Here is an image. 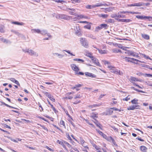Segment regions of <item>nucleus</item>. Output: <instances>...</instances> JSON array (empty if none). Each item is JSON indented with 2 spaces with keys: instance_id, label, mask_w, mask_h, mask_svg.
Returning <instances> with one entry per match:
<instances>
[{
  "instance_id": "10",
  "label": "nucleus",
  "mask_w": 152,
  "mask_h": 152,
  "mask_svg": "<svg viewBox=\"0 0 152 152\" xmlns=\"http://www.w3.org/2000/svg\"><path fill=\"white\" fill-rule=\"evenodd\" d=\"M41 32H40V34H41L42 35H45L46 34H47V36H48L49 37H51V36L50 34L49 33H48V31L46 30H43L42 31L40 30Z\"/></svg>"
},
{
  "instance_id": "55",
  "label": "nucleus",
  "mask_w": 152,
  "mask_h": 152,
  "mask_svg": "<svg viewBox=\"0 0 152 152\" xmlns=\"http://www.w3.org/2000/svg\"><path fill=\"white\" fill-rule=\"evenodd\" d=\"M64 143L67 146L69 147V148H71V145L69 144V143H68V142H66V141H65L64 142Z\"/></svg>"
},
{
  "instance_id": "6",
  "label": "nucleus",
  "mask_w": 152,
  "mask_h": 152,
  "mask_svg": "<svg viewBox=\"0 0 152 152\" xmlns=\"http://www.w3.org/2000/svg\"><path fill=\"white\" fill-rule=\"evenodd\" d=\"M70 66L72 69L77 72L79 70V69L78 67L76 65L74 64H71Z\"/></svg>"
},
{
  "instance_id": "44",
  "label": "nucleus",
  "mask_w": 152,
  "mask_h": 152,
  "mask_svg": "<svg viewBox=\"0 0 152 152\" xmlns=\"http://www.w3.org/2000/svg\"><path fill=\"white\" fill-rule=\"evenodd\" d=\"M135 109V108L134 107L133 105L130 106L127 108L128 110H133Z\"/></svg>"
},
{
  "instance_id": "3",
  "label": "nucleus",
  "mask_w": 152,
  "mask_h": 152,
  "mask_svg": "<svg viewBox=\"0 0 152 152\" xmlns=\"http://www.w3.org/2000/svg\"><path fill=\"white\" fill-rule=\"evenodd\" d=\"M125 50L126 51L125 53L128 54L129 56H132L135 57H138L139 56L138 54L137 55L135 54V53L133 51L128 50Z\"/></svg>"
},
{
  "instance_id": "30",
  "label": "nucleus",
  "mask_w": 152,
  "mask_h": 152,
  "mask_svg": "<svg viewBox=\"0 0 152 152\" xmlns=\"http://www.w3.org/2000/svg\"><path fill=\"white\" fill-rule=\"evenodd\" d=\"M117 74H119L120 75H123L122 72L120 71V70H118L116 69V70L115 71V73Z\"/></svg>"
},
{
  "instance_id": "58",
  "label": "nucleus",
  "mask_w": 152,
  "mask_h": 152,
  "mask_svg": "<svg viewBox=\"0 0 152 152\" xmlns=\"http://www.w3.org/2000/svg\"><path fill=\"white\" fill-rule=\"evenodd\" d=\"M2 125L3 126H4V127H5L6 128H9L10 129H11V128L10 126H9L5 124H2Z\"/></svg>"
},
{
  "instance_id": "34",
  "label": "nucleus",
  "mask_w": 152,
  "mask_h": 152,
  "mask_svg": "<svg viewBox=\"0 0 152 152\" xmlns=\"http://www.w3.org/2000/svg\"><path fill=\"white\" fill-rule=\"evenodd\" d=\"M108 67L111 69V72L115 73V71L116 70V69L114 67H112L111 66H108Z\"/></svg>"
},
{
  "instance_id": "60",
  "label": "nucleus",
  "mask_w": 152,
  "mask_h": 152,
  "mask_svg": "<svg viewBox=\"0 0 152 152\" xmlns=\"http://www.w3.org/2000/svg\"><path fill=\"white\" fill-rule=\"evenodd\" d=\"M75 33L77 35H78L79 36H80L81 35V32L78 30L76 31Z\"/></svg>"
},
{
  "instance_id": "4",
  "label": "nucleus",
  "mask_w": 152,
  "mask_h": 152,
  "mask_svg": "<svg viewBox=\"0 0 152 152\" xmlns=\"http://www.w3.org/2000/svg\"><path fill=\"white\" fill-rule=\"evenodd\" d=\"M58 19H63L65 20H68L69 16L65 14H58Z\"/></svg>"
},
{
  "instance_id": "37",
  "label": "nucleus",
  "mask_w": 152,
  "mask_h": 152,
  "mask_svg": "<svg viewBox=\"0 0 152 152\" xmlns=\"http://www.w3.org/2000/svg\"><path fill=\"white\" fill-rule=\"evenodd\" d=\"M0 40L2 41L3 42L7 43L8 42V40H7L6 39H4L3 37H0Z\"/></svg>"
},
{
  "instance_id": "39",
  "label": "nucleus",
  "mask_w": 152,
  "mask_h": 152,
  "mask_svg": "<svg viewBox=\"0 0 152 152\" xmlns=\"http://www.w3.org/2000/svg\"><path fill=\"white\" fill-rule=\"evenodd\" d=\"M142 56H143L146 59H149L151 60H152V59L148 56L145 55L144 54H142Z\"/></svg>"
},
{
  "instance_id": "20",
  "label": "nucleus",
  "mask_w": 152,
  "mask_h": 152,
  "mask_svg": "<svg viewBox=\"0 0 152 152\" xmlns=\"http://www.w3.org/2000/svg\"><path fill=\"white\" fill-rule=\"evenodd\" d=\"M118 14H113L111 15V17L112 18H114L115 20H117L118 18Z\"/></svg>"
},
{
  "instance_id": "50",
  "label": "nucleus",
  "mask_w": 152,
  "mask_h": 152,
  "mask_svg": "<svg viewBox=\"0 0 152 152\" xmlns=\"http://www.w3.org/2000/svg\"><path fill=\"white\" fill-rule=\"evenodd\" d=\"M134 107L135 108V109H140V105H133Z\"/></svg>"
},
{
  "instance_id": "31",
  "label": "nucleus",
  "mask_w": 152,
  "mask_h": 152,
  "mask_svg": "<svg viewBox=\"0 0 152 152\" xmlns=\"http://www.w3.org/2000/svg\"><path fill=\"white\" fill-rule=\"evenodd\" d=\"M108 16V15L104 14H101L99 15V17H102L104 19L107 18Z\"/></svg>"
},
{
  "instance_id": "61",
  "label": "nucleus",
  "mask_w": 152,
  "mask_h": 152,
  "mask_svg": "<svg viewBox=\"0 0 152 152\" xmlns=\"http://www.w3.org/2000/svg\"><path fill=\"white\" fill-rule=\"evenodd\" d=\"M86 8L87 9H92V5H88L86 6Z\"/></svg>"
},
{
  "instance_id": "21",
  "label": "nucleus",
  "mask_w": 152,
  "mask_h": 152,
  "mask_svg": "<svg viewBox=\"0 0 152 152\" xmlns=\"http://www.w3.org/2000/svg\"><path fill=\"white\" fill-rule=\"evenodd\" d=\"M93 122L97 127H99L100 129H102V128L100 126H101V124L96 120H95V121H93Z\"/></svg>"
},
{
  "instance_id": "43",
  "label": "nucleus",
  "mask_w": 152,
  "mask_h": 152,
  "mask_svg": "<svg viewBox=\"0 0 152 152\" xmlns=\"http://www.w3.org/2000/svg\"><path fill=\"white\" fill-rule=\"evenodd\" d=\"M11 31L18 36H19L20 34L18 31L15 30H12Z\"/></svg>"
},
{
  "instance_id": "48",
  "label": "nucleus",
  "mask_w": 152,
  "mask_h": 152,
  "mask_svg": "<svg viewBox=\"0 0 152 152\" xmlns=\"http://www.w3.org/2000/svg\"><path fill=\"white\" fill-rule=\"evenodd\" d=\"M58 14L54 13L52 14V15L53 17H56L57 19H58Z\"/></svg>"
},
{
  "instance_id": "19",
  "label": "nucleus",
  "mask_w": 152,
  "mask_h": 152,
  "mask_svg": "<svg viewBox=\"0 0 152 152\" xmlns=\"http://www.w3.org/2000/svg\"><path fill=\"white\" fill-rule=\"evenodd\" d=\"M80 142L82 144V145L84 148L89 149V147L87 145H84V143L85 142V141L82 139H81L80 140Z\"/></svg>"
},
{
  "instance_id": "41",
  "label": "nucleus",
  "mask_w": 152,
  "mask_h": 152,
  "mask_svg": "<svg viewBox=\"0 0 152 152\" xmlns=\"http://www.w3.org/2000/svg\"><path fill=\"white\" fill-rule=\"evenodd\" d=\"M92 146L93 147H94L95 149L97 150V151H99L100 148L98 147L96 144H92Z\"/></svg>"
},
{
  "instance_id": "38",
  "label": "nucleus",
  "mask_w": 152,
  "mask_h": 152,
  "mask_svg": "<svg viewBox=\"0 0 152 152\" xmlns=\"http://www.w3.org/2000/svg\"><path fill=\"white\" fill-rule=\"evenodd\" d=\"M110 140L112 141V142L113 144L114 145H117L116 144V142L115 140L111 137H110Z\"/></svg>"
},
{
  "instance_id": "40",
  "label": "nucleus",
  "mask_w": 152,
  "mask_h": 152,
  "mask_svg": "<svg viewBox=\"0 0 152 152\" xmlns=\"http://www.w3.org/2000/svg\"><path fill=\"white\" fill-rule=\"evenodd\" d=\"M138 101V100L136 99H134L131 101V102L133 104H137L138 103L137 102Z\"/></svg>"
},
{
  "instance_id": "33",
  "label": "nucleus",
  "mask_w": 152,
  "mask_h": 152,
  "mask_svg": "<svg viewBox=\"0 0 152 152\" xmlns=\"http://www.w3.org/2000/svg\"><path fill=\"white\" fill-rule=\"evenodd\" d=\"M73 4H75L76 3H80L81 1V0H71Z\"/></svg>"
},
{
  "instance_id": "18",
  "label": "nucleus",
  "mask_w": 152,
  "mask_h": 152,
  "mask_svg": "<svg viewBox=\"0 0 152 152\" xmlns=\"http://www.w3.org/2000/svg\"><path fill=\"white\" fill-rule=\"evenodd\" d=\"M31 32L32 33H37L40 34L41 32L40 30L39 29H31Z\"/></svg>"
},
{
  "instance_id": "17",
  "label": "nucleus",
  "mask_w": 152,
  "mask_h": 152,
  "mask_svg": "<svg viewBox=\"0 0 152 152\" xmlns=\"http://www.w3.org/2000/svg\"><path fill=\"white\" fill-rule=\"evenodd\" d=\"M92 54L91 53L87 51L86 52V54H85V55L86 56L89 57L91 59L92 58H93V57H94L92 56Z\"/></svg>"
},
{
  "instance_id": "57",
  "label": "nucleus",
  "mask_w": 152,
  "mask_h": 152,
  "mask_svg": "<svg viewBox=\"0 0 152 152\" xmlns=\"http://www.w3.org/2000/svg\"><path fill=\"white\" fill-rule=\"evenodd\" d=\"M66 136L67 138H68V140L70 141V142L72 141V138H71L70 136H69V134L68 133H67L66 134Z\"/></svg>"
},
{
  "instance_id": "9",
  "label": "nucleus",
  "mask_w": 152,
  "mask_h": 152,
  "mask_svg": "<svg viewBox=\"0 0 152 152\" xmlns=\"http://www.w3.org/2000/svg\"><path fill=\"white\" fill-rule=\"evenodd\" d=\"M91 60L93 61L94 63L95 64V65L98 66H100L99 62H98V59L96 58L93 57V58L91 59Z\"/></svg>"
},
{
  "instance_id": "2",
  "label": "nucleus",
  "mask_w": 152,
  "mask_h": 152,
  "mask_svg": "<svg viewBox=\"0 0 152 152\" xmlns=\"http://www.w3.org/2000/svg\"><path fill=\"white\" fill-rule=\"evenodd\" d=\"M80 41L82 46L86 48H88V42L85 38H80Z\"/></svg>"
},
{
  "instance_id": "63",
  "label": "nucleus",
  "mask_w": 152,
  "mask_h": 152,
  "mask_svg": "<svg viewBox=\"0 0 152 152\" xmlns=\"http://www.w3.org/2000/svg\"><path fill=\"white\" fill-rule=\"evenodd\" d=\"M127 12H128L126 11H120L118 12V14H126Z\"/></svg>"
},
{
  "instance_id": "15",
  "label": "nucleus",
  "mask_w": 152,
  "mask_h": 152,
  "mask_svg": "<svg viewBox=\"0 0 152 152\" xmlns=\"http://www.w3.org/2000/svg\"><path fill=\"white\" fill-rule=\"evenodd\" d=\"M98 114L97 113H93L91 115L90 117H91L92 118L94 119V120H96V119H95V118H98V116H97Z\"/></svg>"
},
{
  "instance_id": "27",
  "label": "nucleus",
  "mask_w": 152,
  "mask_h": 152,
  "mask_svg": "<svg viewBox=\"0 0 152 152\" xmlns=\"http://www.w3.org/2000/svg\"><path fill=\"white\" fill-rule=\"evenodd\" d=\"M97 131L98 132V133L100 134V135H102L103 137L105 138V137H106L105 134H104L101 131H100L99 130H97Z\"/></svg>"
},
{
  "instance_id": "35",
  "label": "nucleus",
  "mask_w": 152,
  "mask_h": 152,
  "mask_svg": "<svg viewBox=\"0 0 152 152\" xmlns=\"http://www.w3.org/2000/svg\"><path fill=\"white\" fill-rule=\"evenodd\" d=\"M113 10V8L112 7H110L109 8H106L105 9V12H110L112 11Z\"/></svg>"
},
{
  "instance_id": "11",
  "label": "nucleus",
  "mask_w": 152,
  "mask_h": 152,
  "mask_svg": "<svg viewBox=\"0 0 152 152\" xmlns=\"http://www.w3.org/2000/svg\"><path fill=\"white\" fill-rule=\"evenodd\" d=\"M113 109L112 108H108L106 110V113H105V115H111L113 112V111L112 110Z\"/></svg>"
},
{
  "instance_id": "42",
  "label": "nucleus",
  "mask_w": 152,
  "mask_h": 152,
  "mask_svg": "<svg viewBox=\"0 0 152 152\" xmlns=\"http://www.w3.org/2000/svg\"><path fill=\"white\" fill-rule=\"evenodd\" d=\"M7 137L11 141H12L13 142H15L17 143V142H18V141H17V140H16V139L15 140V139L12 138V137H9V136H7Z\"/></svg>"
},
{
  "instance_id": "45",
  "label": "nucleus",
  "mask_w": 152,
  "mask_h": 152,
  "mask_svg": "<svg viewBox=\"0 0 152 152\" xmlns=\"http://www.w3.org/2000/svg\"><path fill=\"white\" fill-rule=\"evenodd\" d=\"M132 20L129 19H124L123 22L128 23L131 22Z\"/></svg>"
},
{
  "instance_id": "1",
  "label": "nucleus",
  "mask_w": 152,
  "mask_h": 152,
  "mask_svg": "<svg viewBox=\"0 0 152 152\" xmlns=\"http://www.w3.org/2000/svg\"><path fill=\"white\" fill-rule=\"evenodd\" d=\"M22 50L23 52L25 53H28L29 55L30 56H35L36 57H37L38 56V53L32 50L26 49V50L23 49Z\"/></svg>"
},
{
  "instance_id": "59",
  "label": "nucleus",
  "mask_w": 152,
  "mask_h": 152,
  "mask_svg": "<svg viewBox=\"0 0 152 152\" xmlns=\"http://www.w3.org/2000/svg\"><path fill=\"white\" fill-rule=\"evenodd\" d=\"M130 99V97H129V96H127L126 98H124L123 99V100L124 101H128Z\"/></svg>"
},
{
  "instance_id": "29",
  "label": "nucleus",
  "mask_w": 152,
  "mask_h": 152,
  "mask_svg": "<svg viewBox=\"0 0 152 152\" xmlns=\"http://www.w3.org/2000/svg\"><path fill=\"white\" fill-rule=\"evenodd\" d=\"M82 85L80 84H77L75 85V89L77 91L80 90L79 88L81 87Z\"/></svg>"
},
{
  "instance_id": "62",
  "label": "nucleus",
  "mask_w": 152,
  "mask_h": 152,
  "mask_svg": "<svg viewBox=\"0 0 152 152\" xmlns=\"http://www.w3.org/2000/svg\"><path fill=\"white\" fill-rule=\"evenodd\" d=\"M84 120L88 124L90 125L91 126H93V125L92 124H91L89 122L88 120L85 119H84Z\"/></svg>"
},
{
  "instance_id": "46",
  "label": "nucleus",
  "mask_w": 152,
  "mask_h": 152,
  "mask_svg": "<svg viewBox=\"0 0 152 152\" xmlns=\"http://www.w3.org/2000/svg\"><path fill=\"white\" fill-rule=\"evenodd\" d=\"M48 98L53 102H54L55 101V99L53 98V96L51 95H50Z\"/></svg>"
},
{
  "instance_id": "5",
  "label": "nucleus",
  "mask_w": 152,
  "mask_h": 152,
  "mask_svg": "<svg viewBox=\"0 0 152 152\" xmlns=\"http://www.w3.org/2000/svg\"><path fill=\"white\" fill-rule=\"evenodd\" d=\"M136 17L138 19L144 20L146 19H152V16H141L140 15H137L136 16Z\"/></svg>"
},
{
  "instance_id": "23",
  "label": "nucleus",
  "mask_w": 152,
  "mask_h": 152,
  "mask_svg": "<svg viewBox=\"0 0 152 152\" xmlns=\"http://www.w3.org/2000/svg\"><path fill=\"white\" fill-rule=\"evenodd\" d=\"M144 3L143 2H139L138 3H134V6H143Z\"/></svg>"
},
{
  "instance_id": "16",
  "label": "nucleus",
  "mask_w": 152,
  "mask_h": 152,
  "mask_svg": "<svg viewBox=\"0 0 152 152\" xmlns=\"http://www.w3.org/2000/svg\"><path fill=\"white\" fill-rule=\"evenodd\" d=\"M12 23L15 25L20 26H23L25 24V23L23 22H19L17 21H13Z\"/></svg>"
},
{
  "instance_id": "12",
  "label": "nucleus",
  "mask_w": 152,
  "mask_h": 152,
  "mask_svg": "<svg viewBox=\"0 0 152 152\" xmlns=\"http://www.w3.org/2000/svg\"><path fill=\"white\" fill-rule=\"evenodd\" d=\"M130 81L132 83L133 81H139L141 82V80L137 78L133 77H131L130 78Z\"/></svg>"
},
{
  "instance_id": "24",
  "label": "nucleus",
  "mask_w": 152,
  "mask_h": 152,
  "mask_svg": "<svg viewBox=\"0 0 152 152\" xmlns=\"http://www.w3.org/2000/svg\"><path fill=\"white\" fill-rule=\"evenodd\" d=\"M102 29L104 28V29H107L108 28V26L106 24H101Z\"/></svg>"
},
{
  "instance_id": "22",
  "label": "nucleus",
  "mask_w": 152,
  "mask_h": 152,
  "mask_svg": "<svg viewBox=\"0 0 152 152\" xmlns=\"http://www.w3.org/2000/svg\"><path fill=\"white\" fill-rule=\"evenodd\" d=\"M140 149L143 152H146L147 148L144 146H141L140 147Z\"/></svg>"
},
{
  "instance_id": "7",
  "label": "nucleus",
  "mask_w": 152,
  "mask_h": 152,
  "mask_svg": "<svg viewBox=\"0 0 152 152\" xmlns=\"http://www.w3.org/2000/svg\"><path fill=\"white\" fill-rule=\"evenodd\" d=\"M75 10L74 9L67 8V11H68L70 15H76V14L75 13L74 14V13L75 11Z\"/></svg>"
},
{
  "instance_id": "36",
  "label": "nucleus",
  "mask_w": 152,
  "mask_h": 152,
  "mask_svg": "<svg viewBox=\"0 0 152 152\" xmlns=\"http://www.w3.org/2000/svg\"><path fill=\"white\" fill-rule=\"evenodd\" d=\"M53 55H56L59 58H61L63 57L64 56L58 53H53Z\"/></svg>"
},
{
  "instance_id": "54",
  "label": "nucleus",
  "mask_w": 152,
  "mask_h": 152,
  "mask_svg": "<svg viewBox=\"0 0 152 152\" xmlns=\"http://www.w3.org/2000/svg\"><path fill=\"white\" fill-rule=\"evenodd\" d=\"M84 28H86L90 29H91V26L89 25H87L84 26Z\"/></svg>"
},
{
  "instance_id": "49",
  "label": "nucleus",
  "mask_w": 152,
  "mask_h": 152,
  "mask_svg": "<svg viewBox=\"0 0 152 152\" xmlns=\"http://www.w3.org/2000/svg\"><path fill=\"white\" fill-rule=\"evenodd\" d=\"M101 105V103H99L98 104H93V107H99Z\"/></svg>"
},
{
  "instance_id": "51",
  "label": "nucleus",
  "mask_w": 152,
  "mask_h": 152,
  "mask_svg": "<svg viewBox=\"0 0 152 152\" xmlns=\"http://www.w3.org/2000/svg\"><path fill=\"white\" fill-rule=\"evenodd\" d=\"M146 85L148 86H150L152 84V82L150 81H147L145 82Z\"/></svg>"
},
{
  "instance_id": "14",
  "label": "nucleus",
  "mask_w": 152,
  "mask_h": 152,
  "mask_svg": "<svg viewBox=\"0 0 152 152\" xmlns=\"http://www.w3.org/2000/svg\"><path fill=\"white\" fill-rule=\"evenodd\" d=\"M85 74L86 76L91 77H96L95 75L88 72H86Z\"/></svg>"
},
{
  "instance_id": "28",
  "label": "nucleus",
  "mask_w": 152,
  "mask_h": 152,
  "mask_svg": "<svg viewBox=\"0 0 152 152\" xmlns=\"http://www.w3.org/2000/svg\"><path fill=\"white\" fill-rule=\"evenodd\" d=\"M141 35L142 37L145 39H149V36L148 35L142 34Z\"/></svg>"
},
{
  "instance_id": "26",
  "label": "nucleus",
  "mask_w": 152,
  "mask_h": 152,
  "mask_svg": "<svg viewBox=\"0 0 152 152\" xmlns=\"http://www.w3.org/2000/svg\"><path fill=\"white\" fill-rule=\"evenodd\" d=\"M97 50L98 51L99 53L101 54H104L107 53L106 50H102L99 49H97Z\"/></svg>"
},
{
  "instance_id": "13",
  "label": "nucleus",
  "mask_w": 152,
  "mask_h": 152,
  "mask_svg": "<svg viewBox=\"0 0 152 152\" xmlns=\"http://www.w3.org/2000/svg\"><path fill=\"white\" fill-rule=\"evenodd\" d=\"M10 80L12 82L14 83H15L17 84L18 86H20V84L19 83L18 81V80H15L14 78H10Z\"/></svg>"
},
{
  "instance_id": "56",
  "label": "nucleus",
  "mask_w": 152,
  "mask_h": 152,
  "mask_svg": "<svg viewBox=\"0 0 152 152\" xmlns=\"http://www.w3.org/2000/svg\"><path fill=\"white\" fill-rule=\"evenodd\" d=\"M65 112L66 115L68 116L69 118H70L72 120H73L71 116L69 115V114L68 113V111L66 110L65 111Z\"/></svg>"
},
{
  "instance_id": "8",
  "label": "nucleus",
  "mask_w": 152,
  "mask_h": 152,
  "mask_svg": "<svg viewBox=\"0 0 152 152\" xmlns=\"http://www.w3.org/2000/svg\"><path fill=\"white\" fill-rule=\"evenodd\" d=\"M128 59H129V60H127V62H131L137 64V63H135V62L132 61H137L139 62H140L143 63L141 61H140V60H138L137 59H135L133 58H131L129 57L128 58Z\"/></svg>"
},
{
  "instance_id": "53",
  "label": "nucleus",
  "mask_w": 152,
  "mask_h": 152,
  "mask_svg": "<svg viewBox=\"0 0 152 152\" xmlns=\"http://www.w3.org/2000/svg\"><path fill=\"white\" fill-rule=\"evenodd\" d=\"M0 32L4 33V30L3 29V26H0Z\"/></svg>"
},
{
  "instance_id": "47",
  "label": "nucleus",
  "mask_w": 152,
  "mask_h": 152,
  "mask_svg": "<svg viewBox=\"0 0 152 152\" xmlns=\"http://www.w3.org/2000/svg\"><path fill=\"white\" fill-rule=\"evenodd\" d=\"M54 1L57 2L58 3H61V4H63V3L65 2L64 1L60 0H54Z\"/></svg>"
},
{
  "instance_id": "64",
  "label": "nucleus",
  "mask_w": 152,
  "mask_h": 152,
  "mask_svg": "<svg viewBox=\"0 0 152 152\" xmlns=\"http://www.w3.org/2000/svg\"><path fill=\"white\" fill-rule=\"evenodd\" d=\"M81 97V96L80 94H77L76 96L74 97V99H76L77 98H80Z\"/></svg>"
},
{
  "instance_id": "25",
  "label": "nucleus",
  "mask_w": 152,
  "mask_h": 152,
  "mask_svg": "<svg viewBox=\"0 0 152 152\" xmlns=\"http://www.w3.org/2000/svg\"><path fill=\"white\" fill-rule=\"evenodd\" d=\"M103 6L102 4V3H98L96 4L93 5H92V8H96V7H101Z\"/></svg>"
},
{
  "instance_id": "32",
  "label": "nucleus",
  "mask_w": 152,
  "mask_h": 152,
  "mask_svg": "<svg viewBox=\"0 0 152 152\" xmlns=\"http://www.w3.org/2000/svg\"><path fill=\"white\" fill-rule=\"evenodd\" d=\"M101 29H102V28L101 27V25H100L96 27L95 31L96 32H98L99 30H100Z\"/></svg>"
},
{
  "instance_id": "52",
  "label": "nucleus",
  "mask_w": 152,
  "mask_h": 152,
  "mask_svg": "<svg viewBox=\"0 0 152 152\" xmlns=\"http://www.w3.org/2000/svg\"><path fill=\"white\" fill-rule=\"evenodd\" d=\"M65 141L62 140L60 141L59 140H58L57 141V142L59 144L62 145L63 143H64Z\"/></svg>"
}]
</instances>
